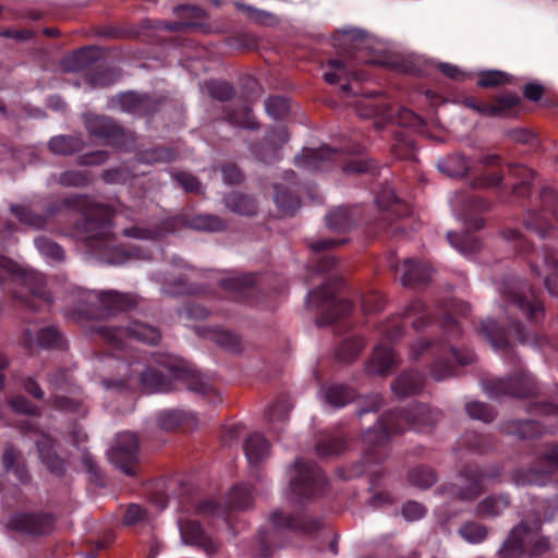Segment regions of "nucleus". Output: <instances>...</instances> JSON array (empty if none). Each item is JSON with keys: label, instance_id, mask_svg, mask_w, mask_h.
<instances>
[{"label": "nucleus", "instance_id": "1", "mask_svg": "<svg viewBox=\"0 0 558 558\" xmlns=\"http://www.w3.org/2000/svg\"><path fill=\"white\" fill-rule=\"evenodd\" d=\"M10 210L20 222L51 231H62L57 223L65 221L70 213L81 214L82 218L74 222L72 232L85 242L99 260L117 266L126 263L133 255L117 243L112 233V207L86 194H72L49 201L43 206V213L26 205H11Z\"/></svg>", "mask_w": 558, "mask_h": 558}, {"label": "nucleus", "instance_id": "6", "mask_svg": "<svg viewBox=\"0 0 558 558\" xmlns=\"http://www.w3.org/2000/svg\"><path fill=\"white\" fill-rule=\"evenodd\" d=\"M378 61L366 60L362 66L355 64L354 58L345 60L339 58L329 59L327 62L328 70L324 73V78L328 84H340L341 89L345 95L357 96L361 95L366 98L368 112L366 117L379 114L383 109L379 104H374L372 100L381 97L380 92H364L359 86L361 82L367 81L371 77L367 66L371 64H378Z\"/></svg>", "mask_w": 558, "mask_h": 558}, {"label": "nucleus", "instance_id": "2", "mask_svg": "<svg viewBox=\"0 0 558 558\" xmlns=\"http://www.w3.org/2000/svg\"><path fill=\"white\" fill-rule=\"evenodd\" d=\"M500 291L505 302L508 329L499 325L495 319L487 318L481 323V332L495 349L504 351L505 360L510 364L517 365V355L509 342L510 333L520 343L536 348L549 344V338L544 333L529 330L523 323L517 319L515 315L520 314L530 324L536 326L544 318V304L531 284L519 277L505 279Z\"/></svg>", "mask_w": 558, "mask_h": 558}, {"label": "nucleus", "instance_id": "9", "mask_svg": "<svg viewBox=\"0 0 558 558\" xmlns=\"http://www.w3.org/2000/svg\"><path fill=\"white\" fill-rule=\"evenodd\" d=\"M343 286L341 277L327 278L318 288L306 295L307 305L319 311L317 325L340 327L354 308V304L338 294Z\"/></svg>", "mask_w": 558, "mask_h": 558}, {"label": "nucleus", "instance_id": "29", "mask_svg": "<svg viewBox=\"0 0 558 558\" xmlns=\"http://www.w3.org/2000/svg\"><path fill=\"white\" fill-rule=\"evenodd\" d=\"M102 58L104 52L99 47L86 46L66 56L62 61V65L69 72L88 71Z\"/></svg>", "mask_w": 558, "mask_h": 558}, {"label": "nucleus", "instance_id": "45", "mask_svg": "<svg viewBox=\"0 0 558 558\" xmlns=\"http://www.w3.org/2000/svg\"><path fill=\"white\" fill-rule=\"evenodd\" d=\"M510 505L507 494L489 495L482 499L475 508L477 517H498Z\"/></svg>", "mask_w": 558, "mask_h": 558}, {"label": "nucleus", "instance_id": "50", "mask_svg": "<svg viewBox=\"0 0 558 558\" xmlns=\"http://www.w3.org/2000/svg\"><path fill=\"white\" fill-rule=\"evenodd\" d=\"M364 347L365 341L362 337H348L337 348L336 357L340 362L349 363L359 356Z\"/></svg>", "mask_w": 558, "mask_h": 558}, {"label": "nucleus", "instance_id": "30", "mask_svg": "<svg viewBox=\"0 0 558 558\" xmlns=\"http://www.w3.org/2000/svg\"><path fill=\"white\" fill-rule=\"evenodd\" d=\"M348 242V239H320L310 243L311 250L318 256L314 263V268L318 272H327L336 267L338 259L329 254L328 252L338 245H342Z\"/></svg>", "mask_w": 558, "mask_h": 558}, {"label": "nucleus", "instance_id": "12", "mask_svg": "<svg viewBox=\"0 0 558 558\" xmlns=\"http://www.w3.org/2000/svg\"><path fill=\"white\" fill-rule=\"evenodd\" d=\"M464 202L463 219L466 230L462 233L448 232L447 239L459 252L470 255L478 252L482 246L480 238L474 232L484 228L485 220L480 215L488 211L490 204L476 195L466 196Z\"/></svg>", "mask_w": 558, "mask_h": 558}, {"label": "nucleus", "instance_id": "59", "mask_svg": "<svg viewBox=\"0 0 558 558\" xmlns=\"http://www.w3.org/2000/svg\"><path fill=\"white\" fill-rule=\"evenodd\" d=\"M265 109L269 117L275 120H281L289 113L290 102L283 96H270L265 101Z\"/></svg>", "mask_w": 558, "mask_h": 558}, {"label": "nucleus", "instance_id": "13", "mask_svg": "<svg viewBox=\"0 0 558 558\" xmlns=\"http://www.w3.org/2000/svg\"><path fill=\"white\" fill-rule=\"evenodd\" d=\"M378 217L373 222L375 233L392 229V234L405 233L404 219L411 214L409 204L396 196L393 191L385 189L375 197Z\"/></svg>", "mask_w": 558, "mask_h": 558}, {"label": "nucleus", "instance_id": "49", "mask_svg": "<svg viewBox=\"0 0 558 558\" xmlns=\"http://www.w3.org/2000/svg\"><path fill=\"white\" fill-rule=\"evenodd\" d=\"M253 505L251 486L234 485L227 495V508L229 510H247Z\"/></svg>", "mask_w": 558, "mask_h": 558}, {"label": "nucleus", "instance_id": "7", "mask_svg": "<svg viewBox=\"0 0 558 558\" xmlns=\"http://www.w3.org/2000/svg\"><path fill=\"white\" fill-rule=\"evenodd\" d=\"M185 227L203 232H221L227 229V222L223 218L213 214L179 215L165 218L158 221L153 228L131 227L123 230V235L140 240H159L174 233L180 228Z\"/></svg>", "mask_w": 558, "mask_h": 558}, {"label": "nucleus", "instance_id": "46", "mask_svg": "<svg viewBox=\"0 0 558 558\" xmlns=\"http://www.w3.org/2000/svg\"><path fill=\"white\" fill-rule=\"evenodd\" d=\"M323 390L326 402L336 408H342L355 399V390L348 385L332 384Z\"/></svg>", "mask_w": 558, "mask_h": 558}, {"label": "nucleus", "instance_id": "42", "mask_svg": "<svg viewBox=\"0 0 558 558\" xmlns=\"http://www.w3.org/2000/svg\"><path fill=\"white\" fill-rule=\"evenodd\" d=\"M289 138L290 134L286 126H279L277 129H274L269 132V134L266 137V142H269L271 144L269 155L263 154L257 147L254 149V154L260 161L265 163L275 162L279 159L278 154L280 146L287 143Z\"/></svg>", "mask_w": 558, "mask_h": 558}, {"label": "nucleus", "instance_id": "8", "mask_svg": "<svg viewBox=\"0 0 558 558\" xmlns=\"http://www.w3.org/2000/svg\"><path fill=\"white\" fill-rule=\"evenodd\" d=\"M7 275L12 277L15 284L21 286L20 290L13 291L12 294L25 306L34 311H41V306H49L52 303V295L43 274L34 270H21L13 260L0 255V283L4 282Z\"/></svg>", "mask_w": 558, "mask_h": 558}, {"label": "nucleus", "instance_id": "55", "mask_svg": "<svg viewBox=\"0 0 558 558\" xmlns=\"http://www.w3.org/2000/svg\"><path fill=\"white\" fill-rule=\"evenodd\" d=\"M458 533L468 543L477 544L486 539L488 527L476 521H466L460 526Z\"/></svg>", "mask_w": 558, "mask_h": 558}, {"label": "nucleus", "instance_id": "37", "mask_svg": "<svg viewBox=\"0 0 558 558\" xmlns=\"http://www.w3.org/2000/svg\"><path fill=\"white\" fill-rule=\"evenodd\" d=\"M425 384V376L416 369H408L402 372L393 381L392 391L399 397H407L418 393Z\"/></svg>", "mask_w": 558, "mask_h": 558}, {"label": "nucleus", "instance_id": "26", "mask_svg": "<svg viewBox=\"0 0 558 558\" xmlns=\"http://www.w3.org/2000/svg\"><path fill=\"white\" fill-rule=\"evenodd\" d=\"M532 534V525L521 520L507 534L497 551L498 558H523L526 556V541Z\"/></svg>", "mask_w": 558, "mask_h": 558}, {"label": "nucleus", "instance_id": "4", "mask_svg": "<svg viewBox=\"0 0 558 558\" xmlns=\"http://www.w3.org/2000/svg\"><path fill=\"white\" fill-rule=\"evenodd\" d=\"M153 363L140 372V383L149 393L173 391L175 381H182L189 390L203 397L215 392L199 373L177 356L157 352L153 354Z\"/></svg>", "mask_w": 558, "mask_h": 558}, {"label": "nucleus", "instance_id": "41", "mask_svg": "<svg viewBox=\"0 0 558 558\" xmlns=\"http://www.w3.org/2000/svg\"><path fill=\"white\" fill-rule=\"evenodd\" d=\"M274 201L282 215L292 216L300 207V197L282 183L274 184Z\"/></svg>", "mask_w": 558, "mask_h": 558}, {"label": "nucleus", "instance_id": "43", "mask_svg": "<svg viewBox=\"0 0 558 558\" xmlns=\"http://www.w3.org/2000/svg\"><path fill=\"white\" fill-rule=\"evenodd\" d=\"M438 170L450 178H462L471 169L470 161L462 154H451L437 162Z\"/></svg>", "mask_w": 558, "mask_h": 558}, {"label": "nucleus", "instance_id": "62", "mask_svg": "<svg viewBox=\"0 0 558 558\" xmlns=\"http://www.w3.org/2000/svg\"><path fill=\"white\" fill-rule=\"evenodd\" d=\"M465 411L471 418L490 423L496 417L494 409L484 402L472 401L465 404Z\"/></svg>", "mask_w": 558, "mask_h": 558}, {"label": "nucleus", "instance_id": "14", "mask_svg": "<svg viewBox=\"0 0 558 558\" xmlns=\"http://www.w3.org/2000/svg\"><path fill=\"white\" fill-rule=\"evenodd\" d=\"M328 481L323 471L312 461L298 458L290 480L291 492L300 498L312 499L327 492Z\"/></svg>", "mask_w": 558, "mask_h": 558}, {"label": "nucleus", "instance_id": "10", "mask_svg": "<svg viewBox=\"0 0 558 558\" xmlns=\"http://www.w3.org/2000/svg\"><path fill=\"white\" fill-rule=\"evenodd\" d=\"M138 296L131 292L118 290H99L86 293L84 300L77 305V313L86 319H102L128 313L136 308Z\"/></svg>", "mask_w": 558, "mask_h": 558}, {"label": "nucleus", "instance_id": "48", "mask_svg": "<svg viewBox=\"0 0 558 558\" xmlns=\"http://www.w3.org/2000/svg\"><path fill=\"white\" fill-rule=\"evenodd\" d=\"M326 222L335 232H348L355 223L354 213L349 207H338L326 216Z\"/></svg>", "mask_w": 558, "mask_h": 558}, {"label": "nucleus", "instance_id": "32", "mask_svg": "<svg viewBox=\"0 0 558 558\" xmlns=\"http://www.w3.org/2000/svg\"><path fill=\"white\" fill-rule=\"evenodd\" d=\"M157 424L163 430H174L177 428L187 430L197 425V418L191 412L171 409L161 411L158 414Z\"/></svg>", "mask_w": 558, "mask_h": 558}, {"label": "nucleus", "instance_id": "38", "mask_svg": "<svg viewBox=\"0 0 558 558\" xmlns=\"http://www.w3.org/2000/svg\"><path fill=\"white\" fill-rule=\"evenodd\" d=\"M459 451H474L475 453H486L495 449V439L490 435L466 430L458 440Z\"/></svg>", "mask_w": 558, "mask_h": 558}, {"label": "nucleus", "instance_id": "53", "mask_svg": "<svg viewBox=\"0 0 558 558\" xmlns=\"http://www.w3.org/2000/svg\"><path fill=\"white\" fill-rule=\"evenodd\" d=\"M408 480L411 485L426 489L436 483L437 475L432 468L418 465L408 472Z\"/></svg>", "mask_w": 558, "mask_h": 558}, {"label": "nucleus", "instance_id": "23", "mask_svg": "<svg viewBox=\"0 0 558 558\" xmlns=\"http://www.w3.org/2000/svg\"><path fill=\"white\" fill-rule=\"evenodd\" d=\"M85 126L92 136L102 140L107 145L121 148L129 142L124 128L112 118L90 116L86 119Z\"/></svg>", "mask_w": 558, "mask_h": 558}, {"label": "nucleus", "instance_id": "56", "mask_svg": "<svg viewBox=\"0 0 558 558\" xmlns=\"http://www.w3.org/2000/svg\"><path fill=\"white\" fill-rule=\"evenodd\" d=\"M57 181L65 187H84L92 182V175L86 170H66L59 174Z\"/></svg>", "mask_w": 558, "mask_h": 558}, {"label": "nucleus", "instance_id": "20", "mask_svg": "<svg viewBox=\"0 0 558 558\" xmlns=\"http://www.w3.org/2000/svg\"><path fill=\"white\" fill-rule=\"evenodd\" d=\"M402 433L414 429L418 433L429 432L440 420L442 413L428 404L415 403L410 408L395 409Z\"/></svg>", "mask_w": 558, "mask_h": 558}, {"label": "nucleus", "instance_id": "21", "mask_svg": "<svg viewBox=\"0 0 558 558\" xmlns=\"http://www.w3.org/2000/svg\"><path fill=\"white\" fill-rule=\"evenodd\" d=\"M54 517L44 512H16L10 515L7 529L28 536H44L52 532Z\"/></svg>", "mask_w": 558, "mask_h": 558}, {"label": "nucleus", "instance_id": "18", "mask_svg": "<svg viewBox=\"0 0 558 558\" xmlns=\"http://www.w3.org/2000/svg\"><path fill=\"white\" fill-rule=\"evenodd\" d=\"M459 477L463 481V486L446 484L438 488V493L452 500L472 502L487 490L482 468L476 464H465L459 471Z\"/></svg>", "mask_w": 558, "mask_h": 558}, {"label": "nucleus", "instance_id": "19", "mask_svg": "<svg viewBox=\"0 0 558 558\" xmlns=\"http://www.w3.org/2000/svg\"><path fill=\"white\" fill-rule=\"evenodd\" d=\"M162 101L163 98L159 96L129 90L112 96L109 107L137 117H153L160 109Z\"/></svg>", "mask_w": 558, "mask_h": 558}, {"label": "nucleus", "instance_id": "5", "mask_svg": "<svg viewBox=\"0 0 558 558\" xmlns=\"http://www.w3.org/2000/svg\"><path fill=\"white\" fill-rule=\"evenodd\" d=\"M364 149L365 147L359 143H350L337 148L326 144L318 148L305 147L295 156L294 165L311 172H328L340 168L345 174H375L378 168L375 159H348L349 155H362Z\"/></svg>", "mask_w": 558, "mask_h": 558}, {"label": "nucleus", "instance_id": "24", "mask_svg": "<svg viewBox=\"0 0 558 558\" xmlns=\"http://www.w3.org/2000/svg\"><path fill=\"white\" fill-rule=\"evenodd\" d=\"M520 102V97L514 93L497 96L493 104L478 101L474 96L463 99L465 107L485 117H510Z\"/></svg>", "mask_w": 558, "mask_h": 558}, {"label": "nucleus", "instance_id": "25", "mask_svg": "<svg viewBox=\"0 0 558 558\" xmlns=\"http://www.w3.org/2000/svg\"><path fill=\"white\" fill-rule=\"evenodd\" d=\"M389 267L404 287H418L430 280L432 269L414 258H407L402 264H398L395 262V256H391Z\"/></svg>", "mask_w": 558, "mask_h": 558}, {"label": "nucleus", "instance_id": "35", "mask_svg": "<svg viewBox=\"0 0 558 558\" xmlns=\"http://www.w3.org/2000/svg\"><path fill=\"white\" fill-rule=\"evenodd\" d=\"M502 432L515 436L519 439H535L541 437L545 428L544 426L536 420H509L502 424Z\"/></svg>", "mask_w": 558, "mask_h": 558}, {"label": "nucleus", "instance_id": "58", "mask_svg": "<svg viewBox=\"0 0 558 558\" xmlns=\"http://www.w3.org/2000/svg\"><path fill=\"white\" fill-rule=\"evenodd\" d=\"M205 87L210 97L219 101H228L235 95L234 87L226 81L209 80L206 82Z\"/></svg>", "mask_w": 558, "mask_h": 558}, {"label": "nucleus", "instance_id": "47", "mask_svg": "<svg viewBox=\"0 0 558 558\" xmlns=\"http://www.w3.org/2000/svg\"><path fill=\"white\" fill-rule=\"evenodd\" d=\"M544 264L549 270L544 277L548 292L558 298V252L549 246L543 248Z\"/></svg>", "mask_w": 558, "mask_h": 558}, {"label": "nucleus", "instance_id": "15", "mask_svg": "<svg viewBox=\"0 0 558 558\" xmlns=\"http://www.w3.org/2000/svg\"><path fill=\"white\" fill-rule=\"evenodd\" d=\"M482 385L484 391L493 399L506 396L527 398L538 392V385L534 376L521 367L507 377L486 378Z\"/></svg>", "mask_w": 558, "mask_h": 558}, {"label": "nucleus", "instance_id": "31", "mask_svg": "<svg viewBox=\"0 0 558 558\" xmlns=\"http://www.w3.org/2000/svg\"><path fill=\"white\" fill-rule=\"evenodd\" d=\"M508 173L513 182L510 184L511 194L515 198H524L531 194L535 172L521 163H510Z\"/></svg>", "mask_w": 558, "mask_h": 558}, {"label": "nucleus", "instance_id": "16", "mask_svg": "<svg viewBox=\"0 0 558 558\" xmlns=\"http://www.w3.org/2000/svg\"><path fill=\"white\" fill-rule=\"evenodd\" d=\"M266 276L255 272L231 276L219 281L225 298L239 303L259 304Z\"/></svg>", "mask_w": 558, "mask_h": 558}, {"label": "nucleus", "instance_id": "57", "mask_svg": "<svg viewBox=\"0 0 558 558\" xmlns=\"http://www.w3.org/2000/svg\"><path fill=\"white\" fill-rule=\"evenodd\" d=\"M38 344L44 349H62L63 337L54 326L43 327L37 333Z\"/></svg>", "mask_w": 558, "mask_h": 558}, {"label": "nucleus", "instance_id": "40", "mask_svg": "<svg viewBox=\"0 0 558 558\" xmlns=\"http://www.w3.org/2000/svg\"><path fill=\"white\" fill-rule=\"evenodd\" d=\"M119 78V70L102 64H96L94 68L89 69L84 74V81L92 88L108 87L118 82Z\"/></svg>", "mask_w": 558, "mask_h": 558}, {"label": "nucleus", "instance_id": "52", "mask_svg": "<svg viewBox=\"0 0 558 558\" xmlns=\"http://www.w3.org/2000/svg\"><path fill=\"white\" fill-rule=\"evenodd\" d=\"M541 523L536 522L535 529L532 526V534L526 541V556L530 558L544 555L550 549V541L547 536L541 535Z\"/></svg>", "mask_w": 558, "mask_h": 558}, {"label": "nucleus", "instance_id": "3", "mask_svg": "<svg viewBox=\"0 0 558 558\" xmlns=\"http://www.w3.org/2000/svg\"><path fill=\"white\" fill-rule=\"evenodd\" d=\"M442 318L438 324L442 330L444 339H418L413 343L411 356L420 360L429 356L433 362L429 365L430 374L436 380H444L457 374V366L469 365L475 360V354L468 348H458L453 341L462 335L459 322L453 318L452 313L465 316L470 306L460 301H451L450 306L444 307Z\"/></svg>", "mask_w": 558, "mask_h": 558}, {"label": "nucleus", "instance_id": "27", "mask_svg": "<svg viewBox=\"0 0 558 558\" xmlns=\"http://www.w3.org/2000/svg\"><path fill=\"white\" fill-rule=\"evenodd\" d=\"M179 530L184 544L201 547L209 555L218 551L219 544L206 535L198 521L191 519L181 520L179 521Z\"/></svg>", "mask_w": 558, "mask_h": 558}, {"label": "nucleus", "instance_id": "44", "mask_svg": "<svg viewBox=\"0 0 558 558\" xmlns=\"http://www.w3.org/2000/svg\"><path fill=\"white\" fill-rule=\"evenodd\" d=\"M49 150L54 155L69 156L84 148V141L77 135H57L48 142Z\"/></svg>", "mask_w": 558, "mask_h": 558}, {"label": "nucleus", "instance_id": "11", "mask_svg": "<svg viewBox=\"0 0 558 558\" xmlns=\"http://www.w3.org/2000/svg\"><path fill=\"white\" fill-rule=\"evenodd\" d=\"M88 333L93 340L102 341L113 350H123L129 339L146 344H157L161 339L159 328L140 320H132L128 326L96 322L89 327Z\"/></svg>", "mask_w": 558, "mask_h": 558}, {"label": "nucleus", "instance_id": "64", "mask_svg": "<svg viewBox=\"0 0 558 558\" xmlns=\"http://www.w3.org/2000/svg\"><path fill=\"white\" fill-rule=\"evenodd\" d=\"M242 446L244 453H267L270 450V442L258 432L248 435Z\"/></svg>", "mask_w": 558, "mask_h": 558}, {"label": "nucleus", "instance_id": "39", "mask_svg": "<svg viewBox=\"0 0 558 558\" xmlns=\"http://www.w3.org/2000/svg\"><path fill=\"white\" fill-rule=\"evenodd\" d=\"M223 204L230 211L240 216H254L258 209L257 202L253 196L239 191L226 194Z\"/></svg>", "mask_w": 558, "mask_h": 558}, {"label": "nucleus", "instance_id": "61", "mask_svg": "<svg viewBox=\"0 0 558 558\" xmlns=\"http://www.w3.org/2000/svg\"><path fill=\"white\" fill-rule=\"evenodd\" d=\"M110 463L128 476H135L140 470L137 456H109Z\"/></svg>", "mask_w": 558, "mask_h": 558}, {"label": "nucleus", "instance_id": "51", "mask_svg": "<svg viewBox=\"0 0 558 558\" xmlns=\"http://www.w3.org/2000/svg\"><path fill=\"white\" fill-rule=\"evenodd\" d=\"M177 158L175 149L168 146H156L138 153V161L146 165L168 163Z\"/></svg>", "mask_w": 558, "mask_h": 558}, {"label": "nucleus", "instance_id": "17", "mask_svg": "<svg viewBox=\"0 0 558 558\" xmlns=\"http://www.w3.org/2000/svg\"><path fill=\"white\" fill-rule=\"evenodd\" d=\"M411 318H413L412 326L416 331L423 330L435 322V317L428 312L427 306L421 300H414L404 308L402 317H392L381 326L380 333L384 340L393 342L400 339L405 328L403 319Z\"/></svg>", "mask_w": 558, "mask_h": 558}, {"label": "nucleus", "instance_id": "22", "mask_svg": "<svg viewBox=\"0 0 558 558\" xmlns=\"http://www.w3.org/2000/svg\"><path fill=\"white\" fill-rule=\"evenodd\" d=\"M400 433H402V427L395 410L386 412L378 418L376 425L362 434L360 441L366 447L364 453H372L371 450L384 447L393 435Z\"/></svg>", "mask_w": 558, "mask_h": 558}, {"label": "nucleus", "instance_id": "33", "mask_svg": "<svg viewBox=\"0 0 558 558\" xmlns=\"http://www.w3.org/2000/svg\"><path fill=\"white\" fill-rule=\"evenodd\" d=\"M175 13L181 21L169 23L166 28L171 32H180L186 28H199L204 25L206 12L199 7L179 5Z\"/></svg>", "mask_w": 558, "mask_h": 558}, {"label": "nucleus", "instance_id": "34", "mask_svg": "<svg viewBox=\"0 0 558 558\" xmlns=\"http://www.w3.org/2000/svg\"><path fill=\"white\" fill-rule=\"evenodd\" d=\"M353 450L352 437L344 429L325 434L316 445V453H343Z\"/></svg>", "mask_w": 558, "mask_h": 558}, {"label": "nucleus", "instance_id": "60", "mask_svg": "<svg viewBox=\"0 0 558 558\" xmlns=\"http://www.w3.org/2000/svg\"><path fill=\"white\" fill-rule=\"evenodd\" d=\"M35 246L40 252V254L53 260L61 262L65 258V253L62 246L47 236L36 238Z\"/></svg>", "mask_w": 558, "mask_h": 558}, {"label": "nucleus", "instance_id": "63", "mask_svg": "<svg viewBox=\"0 0 558 558\" xmlns=\"http://www.w3.org/2000/svg\"><path fill=\"white\" fill-rule=\"evenodd\" d=\"M510 83V75L498 71H483L478 74L477 85L483 88L498 87Z\"/></svg>", "mask_w": 558, "mask_h": 558}, {"label": "nucleus", "instance_id": "54", "mask_svg": "<svg viewBox=\"0 0 558 558\" xmlns=\"http://www.w3.org/2000/svg\"><path fill=\"white\" fill-rule=\"evenodd\" d=\"M140 439L135 433L122 432L117 434L110 451L107 453H137Z\"/></svg>", "mask_w": 558, "mask_h": 558}, {"label": "nucleus", "instance_id": "28", "mask_svg": "<svg viewBox=\"0 0 558 558\" xmlns=\"http://www.w3.org/2000/svg\"><path fill=\"white\" fill-rule=\"evenodd\" d=\"M558 471V456H538L535 464L526 470L520 469L512 473V478L517 484H533L538 475H549Z\"/></svg>", "mask_w": 558, "mask_h": 558}, {"label": "nucleus", "instance_id": "36", "mask_svg": "<svg viewBox=\"0 0 558 558\" xmlns=\"http://www.w3.org/2000/svg\"><path fill=\"white\" fill-rule=\"evenodd\" d=\"M396 364L393 350L385 343L377 344L366 364V369L372 375H386Z\"/></svg>", "mask_w": 558, "mask_h": 558}]
</instances>
